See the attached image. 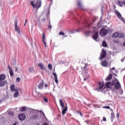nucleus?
Here are the masks:
<instances>
[{
    "mask_svg": "<svg viewBox=\"0 0 125 125\" xmlns=\"http://www.w3.org/2000/svg\"><path fill=\"white\" fill-rule=\"evenodd\" d=\"M105 86L107 87V88H110V89L112 88L113 86H114V88L117 89V90H119V89L122 88L121 83H120V81H119L117 78H116L115 80L106 83Z\"/></svg>",
    "mask_w": 125,
    "mask_h": 125,
    "instance_id": "nucleus-1",
    "label": "nucleus"
},
{
    "mask_svg": "<svg viewBox=\"0 0 125 125\" xmlns=\"http://www.w3.org/2000/svg\"><path fill=\"white\" fill-rule=\"evenodd\" d=\"M31 5L33 6V8H37L39 9L41 6H42V0H37L36 1V4L34 3V1H31Z\"/></svg>",
    "mask_w": 125,
    "mask_h": 125,
    "instance_id": "nucleus-2",
    "label": "nucleus"
},
{
    "mask_svg": "<svg viewBox=\"0 0 125 125\" xmlns=\"http://www.w3.org/2000/svg\"><path fill=\"white\" fill-rule=\"evenodd\" d=\"M83 74H84L83 81H86V78H89V74H88V69L86 68V66H84L82 68Z\"/></svg>",
    "mask_w": 125,
    "mask_h": 125,
    "instance_id": "nucleus-3",
    "label": "nucleus"
},
{
    "mask_svg": "<svg viewBox=\"0 0 125 125\" xmlns=\"http://www.w3.org/2000/svg\"><path fill=\"white\" fill-rule=\"evenodd\" d=\"M108 34V30H106L105 28H102L101 29L100 31V35L102 36V37H104V36H106Z\"/></svg>",
    "mask_w": 125,
    "mask_h": 125,
    "instance_id": "nucleus-4",
    "label": "nucleus"
},
{
    "mask_svg": "<svg viewBox=\"0 0 125 125\" xmlns=\"http://www.w3.org/2000/svg\"><path fill=\"white\" fill-rule=\"evenodd\" d=\"M106 50L104 49H103L102 52L101 53L100 60H102V59H104V58H105V57H106Z\"/></svg>",
    "mask_w": 125,
    "mask_h": 125,
    "instance_id": "nucleus-5",
    "label": "nucleus"
},
{
    "mask_svg": "<svg viewBox=\"0 0 125 125\" xmlns=\"http://www.w3.org/2000/svg\"><path fill=\"white\" fill-rule=\"evenodd\" d=\"M115 13L117 17H118L119 19H121V20H122V21H123L124 23H125V19H124V18L122 17V15L121 14V13H120L118 11H116Z\"/></svg>",
    "mask_w": 125,
    "mask_h": 125,
    "instance_id": "nucleus-6",
    "label": "nucleus"
},
{
    "mask_svg": "<svg viewBox=\"0 0 125 125\" xmlns=\"http://www.w3.org/2000/svg\"><path fill=\"white\" fill-rule=\"evenodd\" d=\"M92 38L94 41H95L96 42H97V40L98 39V32H94L93 34Z\"/></svg>",
    "mask_w": 125,
    "mask_h": 125,
    "instance_id": "nucleus-7",
    "label": "nucleus"
},
{
    "mask_svg": "<svg viewBox=\"0 0 125 125\" xmlns=\"http://www.w3.org/2000/svg\"><path fill=\"white\" fill-rule=\"evenodd\" d=\"M18 118L20 121H24L26 119V116L24 114H21L18 116Z\"/></svg>",
    "mask_w": 125,
    "mask_h": 125,
    "instance_id": "nucleus-8",
    "label": "nucleus"
},
{
    "mask_svg": "<svg viewBox=\"0 0 125 125\" xmlns=\"http://www.w3.org/2000/svg\"><path fill=\"white\" fill-rule=\"evenodd\" d=\"M18 23H17V21H16L15 25V30L17 32V33H18V34H20V28L18 26Z\"/></svg>",
    "mask_w": 125,
    "mask_h": 125,
    "instance_id": "nucleus-9",
    "label": "nucleus"
},
{
    "mask_svg": "<svg viewBox=\"0 0 125 125\" xmlns=\"http://www.w3.org/2000/svg\"><path fill=\"white\" fill-rule=\"evenodd\" d=\"M43 80H42V82L38 85V88L39 89H42L43 88Z\"/></svg>",
    "mask_w": 125,
    "mask_h": 125,
    "instance_id": "nucleus-10",
    "label": "nucleus"
},
{
    "mask_svg": "<svg viewBox=\"0 0 125 125\" xmlns=\"http://www.w3.org/2000/svg\"><path fill=\"white\" fill-rule=\"evenodd\" d=\"M7 83V81L0 80V87H3L5 84Z\"/></svg>",
    "mask_w": 125,
    "mask_h": 125,
    "instance_id": "nucleus-11",
    "label": "nucleus"
},
{
    "mask_svg": "<svg viewBox=\"0 0 125 125\" xmlns=\"http://www.w3.org/2000/svg\"><path fill=\"white\" fill-rule=\"evenodd\" d=\"M101 64L102 66H103V67H107L108 63V62L106 61H104L102 62Z\"/></svg>",
    "mask_w": 125,
    "mask_h": 125,
    "instance_id": "nucleus-12",
    "label": "nucleus"
},
{
    "mask_svg": "<svg viewBox=\"0 0 125 125\" xmlns=\"http://www.w3.org/2000/svg\"><path fill=\"white\" fill-rule=\"evenodd\" d=\"M98 85H99L98 89H102V88H103V87H104V83L102 82H99L98 83Z\"/></svg>",
    "mask_w": 125,
    "mask_h": 125,
    "instance_id": "nucleus-13",
    "label": "nucleus"
},
{
    "mask_svg": "<svg viewBox=\"0 0 125 125\" xmlns=\"http://www.w3.org/2000/svg\"><path fill=\"white\" fill-rule=\"evenodd\" d=\"M53 75L55 78V82L56 83H58V79L57 78V74L56 73H53Z\"/></svg>",
    "mask_w": 125,
    "mask_h": 125,
    "instance_id": "nucleus-14",
    "label": "nucleus"
},
{
    "mask_svg": "<svg viewBox=\"0 0 125 125\" xmlns=\"http://www.w3.org/2000/svg\"><path fill=\"white\" fill-rule=\"evenodd\" d=\"M5 78H6L5 75L3 74L0 75V81H4V80H5Z\"/></svg>",
    "mask_w": 125,
    "mask_h": 125,
    "instance_id": "nucleus-15",
    "label": "nucleus"
},
{
    "mask_svg": "<svg viewBox=\"0 0 125 125\" xmlns=\"http://www.w3.org/2000/svg\"><path fill=\"white\" fill-rule=\"evenodd\" d=\"M62 114L63 115H65L66 114V112H67V110L68 109V107L65 106V107L64 108H62Z\"/></svg>",
    "mask_w": 125,
    "mask_h": 125,
    "instance_id": "nucleus-16",
    "label": "nucleus"
},
{
    "mask_svg": "<svg viewBox=\"0 0 125 125\" xmlns=\"http://www.w3.org/2000/svg\"><path fill=\"white\" fill-rule=\"evenodd\" d=\"M114 118H115V113H114V111H112L111 113L110 117L111 121H112V122L114 121Z\"/></svg>",
    "mask_w": 125,
    "mask_h": 125,
    "instance_id": "nucleus-17",
    "label": "nucleus"
},
{
    "mask_svg": "<svg viewBox=\"0 0 125 125\" xmlns=\"http://www.w3.org/2000/svg\"><path fill=\"white\" fill-rule=\"evenodd\" d=\"M113 77V75L111 74H109L108 77L105 79V81H111L112 80V77Z\"/></svg>",
    "mask_w": 125,
    "mask_h": 125,
    "instance_id": "nucleus-18",
    "label": "nucleus"
},
{
    "mask_svg": "<svg viewBox=\"0 0 125 125\" xmlns=\"http://www.w3.org/2000/svg\"><path fill=\"white\" fill-rule=\"evenodd\" d=\"M44 65H43V63L40 62L38 64V66L40 67L41 70H43V67Z\"/></svg>",
    "mask_w": 125,
    "mask_h": 125,
    "instance_id": "nucleus-19",
    "label": "nucleus"
},
{
    "mask_svg": "<svg viewBox=\"0 0 125 125\" xmlns=\"http://www.w3.org/2000/svg\"><path fill=\"white\" fill-rule=\"evenodd\" d=\"M15 91L16 93L14 94V97H15V98H17L19 95V92H18V90H16Z\"/></svg>",
    "mask_w": 125,
    "mask_h": 125,
    "instance_id": "nucleus-20",
    "label": "nucleus"
},
{
    "mask_svg": "<svg viewBox=\"0 0 125 125\" xmlns=\"http://www.w3.org/2000/svg\"><path fill=\"white\" fill-rule=\"evenodd\" d=\"M59 102H60V106L62 107V109H63L64 103H63V101H62V100H60Z\"/></svg>",
    "mask_w": 125,
    "mask_h": 125,
    "instance_id": "nucleus-21",
    "label": "nucleus"
},
{
    "mask_svg": "<svg viewBox=\"0 0 125 125\" xmlns=\"http://www.w3.org/2000/svg\"><path fill=\"white\" fill-rule=\"evenodd\" d=\"M77 4H78V6L80 7V8H81V9H83V5H82V3L81 2V1H78L77 2Z\"/></svg>",
    "mask_w": 125,
    "mask_h": 125,
    "instance_id": "nucleus-22",
    "label": "nucleus"
},
{
    "mask_svg": "<svg viewBox=\"0 0 125 125\" xmlns=\"http://www.w3.org/2000/svg\"><path fill=\"white\" fill-rule=\"evenodd\" d=\"M11 88V91H12V92H13L14 91H15V85H12L10 87Z\"/></svg>",
    "mask_w": 125,
    "mask_h": 125,
    "instance_id": "nucleus-23",
    "label": "nucleus"
},
{
    "mask_svg": "<svg viewBox=\"0 0 125 125\" xmlns=\"http://www.w3.org/2000/svg\"><path fill=\"white\" fill-rule=\"evenodd\" d=\"M124 37H125V34H124L123 33H119L118 38H119L120 39H121L122 38H124Z\"/></svg>",
    "mask_w": 125,
    "mask_h": 125,
    "instance_id": "nucleus-24",
    "label": "nucleus"
},
{
    "mask_svg": "<svg viewBox=\"0 0 125 125\" xmlns=\"http://www.w3.org/2000/svg\"><path fill=\"white\" fill-rule=\"evenodd\" d=\"M113 38L116 39V38H119V33L116 32L113 35Z\"/></svg>",
    "mask_w": 125,
    "mask_h": 125,
    "instance_id": "nucleus-25",
    "label": "nucleus"
},
{
    "mask_svg": "<svg viewBox=\"0 0 125 125\" xmlns=\"http://www.w3.org/2000/svg\"><path fill=\"white\" fill-rule=\"evenodd\" d=\"M118 5L119 6H120V7H123V1L122 2L121 0H118Z\"/></svg>",
    "mask_w": 125,
    "mask_h": 125,
    "instance_id": "nucleus-26",
    "label": "nucleus"
},
{
    "mask_svg": "<svg viewBox=\"0 0 125 125\" xmlns=\"http://www.w3.org/2000/svg\"><path fill=\"white\" fill-rule=\"evenodd\" d=\"M21 109V112H25L26 111V107L25 106H22L20 108Z\"/></svg>",
    "mask_w": 125,
    "mask_h": 125,
    "instance_id": "nucleus-27",
    "label": "nucleus"
},
{
    "mask_svg": "<svg viewBox=\"0 0 125 125\" xmlns=\"http://www.w3.org/2000/svg\"><path fill=\"white\" fill-rule=\"evenodd\" d=\"M30 73H34V67H30L28 70Z\"/></svg>",
    "mask_w": 125,
    "mask_h": 125,
    "instance_id": "nucleus-28",
    "label": "nucleus"
},
{
    "mask_svg": "<svg viewBox=\"0 0 125 125\" xmlns=\"http://www.w3.org/2000/svg\"><path fill=\"white\" fill-rule=\"evenodd\" d=\"M103 46L104 47H107V43H106V42L103 41L102 43Z\"/></svg>",
    "mask_w": 125,
    "mask_h": 125,
    "instance_id": "nucleus-29",
    "label": "nucleus"
},
{
    "mask_svg": "<svg viewBox=\"0 0 125 125\" xmlns=\"http://www.w3.org/2000/svg\"><path fill=\"white\" fill-rule=\"evenodd\" d=\"M43 99L45 103H47V102H48V99H47V98L44 97Z\"/></svg>",
    "mask_w": 125,
    "mask_h": 125,
    "instance_id": "nucleus-30",
    "label": "nucleus"
},
{
    "mask_svg": "<svg viewBox=\"0 0 125 125\" xmlns=\"http://www.w3.org/2000/svg\"><path fill=\"white\" fill-rule=\"evenodd\" d=\"M76 32H79V30H71L69 31V33H70L71 34H75V33H76Z\"/></svg>",
    "mask_w": 125,
    "mask_h": 125,
    "instance_id": "nucleus-31",
    "label": "nucleus"
},
{
    "mask_svg": "<svg viewBox=\"0 0 125 125\" xmlns=\"http://www.w3.org/2000/svg\"><path fill=\"white\" fill-rule=\"evenodd\" d=\"M91 34V32L87 31L85 32V34L86 36H89V35Z\"/></svg>",
    "mask_w": 125,
    "mask_h": 125,
    "instance_id": "nucleus-32",
    "label": "nucleus"
},
{
    "mask_svg": "<svg viewBox=\"0 0 125 125\" xmlns=\"http://www.w3.org/2000/svg\"><path fill=\"white\" fill-rule=\"evenodd\" d=\"M48 69H49L50 70H52V64L51 63L49 64L48 65Z\"/></svg>",
    "mask_w": 125,
    "mask_h": 125,
    "instance_id": "nucleus-33",
    "label": "nucleus"
},
{
    "mask_svg": "<svg viewBox=\"0 0 125 125\" xmlns=\"http://www.w3.org/2000/svg\"><path fill=\"white\" fill-rule=\"evenodd\" d=\"M38 118H39V115H33L32 119H34V120H35L36 119H38Z\"/></svg>",
    "mask_w": 125,
    "mask_h": 125,
    "instance_id": "nucleus-34",
    "label": "nucleus"
},
{
    "mask_svg": "<svg viewBox=\"0 0 125 125\" xmlns=\"http://www.w3.org/2000/svg\"><path fill=\"white\" fill-rule=\"evenodd\" d=\"M42 35V41L44 42V40H45V35L44 34V33H43Z\"/></svg>",
    "mask_w": 125,
    "mask_h": 125,
    "instance_id": "nucleus-35",
    "label": "nucleus"
},
{
    "mask_svg": "<svg viewBox=\"0 0 125 125\" xmlns=\"http://www.w3.org/2000/svg\"><path fill=\"white\" fill-rule=\"evenodd\" d=\"M9 74L11 77H12V76H13V70H10L9 71Z\"/></svg>",
    "mask_w": 125,
    "mask_h": 125,
    "instance_id": "nucleus-36",
    "label": "nucleus"
},
{
    "mask_svg": "<svg viewBox=\"0 0 125 125\" xmlns=\"http://www.w3.org/2000/svg\"><path fill=\"white\" fill-rule=\"evenodd\" d=\"M76 113H77V114H80V116L81 117H83V114H82V112H81V111H76Z\"/></svg>",
    "mask_w": 125,
    "mask_h": 125,
    "instance_id": "nucleus-37",
    "label": "nucleus"
},
{
    "mask_svg": "<svg viewBox=\"0 0 125 125\" xmlns=\"http://www.w3.org/2000/svg\"><path fill=\"white\" fill-rule=\"evenodd\" d=\"M59 35L60 36H64V35H65V33H64V32H60L59 33Z\"/></svg>",
    "mask_w": 125,
    "mask_h": 125,
    "instance_id": "nucleus-38",
    "label": "nucleus"
},
{
    "mask_svg": "<svg viewBox=\"0 0 125 125\" xmlns=\"http://www.w3.org/2000/svg\"><path fill=\"white\" fill-rule=\"evenodd\" d=\"M104 109H110V106H103Z\"/></svg>",
    "mask_w": 125,
    "mask_h": 125,
    "instance_id": "nucleus-39",
    "label": "nucleus"
},
{
    "mask_svg": "<svg viewBox=\"0 0 125 125\" xmlns=\"http://www.w3.org/2000/svg\"><path fill=\"white\" fill-rule=\"evenodd\" d=\"M20 78H17L16 81L18 83H19L20 82Z\"/></svg>",
    "mask_w": 125,
    "mask_h": 125,
    "instance_id": "nucleus-40",
    "label": "nucleus"
},
{
    "mask_svg": "<svg viewBox=\"0 0 125 125\" xmlns=\"http://www.w3.org/2000/svg\"><path fill=\"white\" fill-rule=\"evenodd\" d=\"M49 25L48 27L49 29H51L52 27H51V24H50V22H49Z\"/></svg>",
    "mask_w": 125,
    "mask_h": 125,
    "instance_id": "nucleus-41",
    "label": "nucleus"
},
{
    "mask_svg": "<svg viewBox=\"0 0 125 125\" xmlns=\"http://www.w3.org/2000/svg\"><path fill=\"white\" fill-rule=\"evenodd\" d=\"M8 67L9 70H10V71H11L12 70V68H11V67H10V65H8Z\"/></svg>",
    "mask_w": 125,
    "mask_h": 125,
    "instance_id": "nucleus-42",
    "label": "nucleus"
},
{
    "mask_svg": "<svg viewBox=\"0 0 125 125\" xmlns=\"http://www.w3.org/2000/svg\"><path fill=\"white\" fill-rule=\"evenodd\" d=\"M43 42V43H44V45H45V47H47L46 42H45V41H44V42Z\"/></svg>",
    "mask_w": 125,
    "mask_h": 125,
    "instance_id": "nucleus-43",
    "label": "nucleus"
},
{
    "mask_svg": "<svg viewBox=\"0 0 125 125\" xmlns=\"http://www.w3.org/2000/svg\"><path fill=\"white\" fill-rule=\"evenodd\" d=\"M113 70H115V67H112V68L110 69V71H113Z\"/></svg>",
    "mask_w": 125,
    "mask_h": 125,
    "instance_id": "nucleus-44",
    "label": "nucleus"
},
{
    "mask_svg": "<svg viewBox=\"0 0 125 125\" xmlns=\"http://www.w3.org/2000/svg\"><path fill=\"white\" fill-rule=\"evenodd\" d=\"M103 121H104V122H105V121H106V118L103 117Z\"/></svg>",
    "mask_w": 125,
    "mask_h": 125,
    "instance_id": "nucleus-45",
    "label": "nucleus"
},
{
    "mask_svg": "<svg viewBox=\"0 0 125 125\" xmlns=\"http://www.w3.org/2000/svg\"><path fill=\"white\" fill-rule=\"evenodd\" d=\"M125 61V59H121V62H124Z\"/></svg>",
    "mask_w": 125,
    "mask_h": 125,
    "instance_id": "nucleus-46",
    "label": "nucleus"
},
{
    "mask_svg": "<svg viewBox=\"0 0 125 125\" xmlns=\"http://www.w3.org/2000/svg\"><path fill=\"white\" fill-rule=\"evenodd\" d=\"M15 71L16 72H17V71H18V68L17 67L15 68Z\"/></svg>",
    "mask_w": 125,
    "mask_h": 125,
    "instance_id": "nucleus-47",
    "label": "nucleus"
},
{
    "mask_svg": "<svg viewBox=\"0 0 125 125\" xmlns=\"http://www.w3.org/2000/svg\"><path fill=\"white\" fill-rule=\"evenodd\" d=\"M117 118H120V114L117 113Z\"/></svg>",
    "mask_w": 125,
    "mask_h": 125,
    "instance_id": "nucleus-48",
    "label": "nucleus"
},
{
    "mask_svg": "<svg viewBox=\"0 0 125 125\" xmlns=\"http://www.w3.org/2000/svg\"><path fill=\"white\" fill-rule=\"evenodd\" d=\"M42 22H44L45 21V19H42Z\"/></svg>",
    "mask_w": 125,
    "mask_h": 125,
    "instance_id": "nucleus-49",
    "label": "nucleus"
},
{
    "mask_svg": "<svg viewBox=\"0 0 125 125\" xmlns=\"http://www.w3.org/2000/svg\"><path fill=\"white\" fill-rule=\"evenodd\" d=\"M27 22H28V20H27V19H26V20H25V23H27Z\"/></svg>",
    "mask_w": 125,
    "mask_h": 125,
    "instance_id": "nucleus-50",
    "label": "nucleus"
},
{
    "mask_svg": "<svg viewBox=\"0 0 125 125\" xmlns=\"http://www.w3.org/2000/svg\"><path fill=\"white\" fill-rule=\"evenodd\" d=\"M41 112H42V114H43V116L44 117H45V115L44 114V113L43 112H42V111H41Z\"/></svg>",
    "mask_w": 125,
    "mask_h": 125,
    "instance_id": "nucleus-51",
    "label": "nucleus"
},
{
    "mask_svg": "<svg viewBox=\"0 0 125 125\" xmlns=\"http://www.w3.org/2000/svg\"><path fill=\"white\" fill-rule=\"evenodd\" d=\"M123 45L125 47V41H124V42L123 43Z\"/></svg>",
    "mask_w": 125,
    "mask_h": 125,
    "instance_id": "nucleus-52",
    "label": "nucleus"
},
{
    "mask_svg": "<svg viewBox=\"0 0 125 125\" xmlns=\"http://www.w3.org/2000/svg\"><path fill=\"white\" fill-rule=\"evenodd\" d=\"M47 86H48V85L47 84H45V87H47Z\"/></svg>",
    "mask_w": 125,
    "mask_h": 125,
    "instance_id": "nucleus-53",
    "label": "nucleus"
},
{
    "mask_svg": "<svg viewBox=\"0 0 125 125\" xmlns=\"http://www.w3.org/2000/svg\"><path fill=\"white\" fill-rule=\"evenodd\" d=\"M110 109V111H111V112H113V109H112V108H109Z\"/></svg>",
    "mask_w": 125,
    "mask_h": 125,
    "instance_id": "nucleus-54",
    "label": "nucleus"
},
{
    "mask_svg": "<svg viewBox=\"0 0 125 125\" xmlns=\"http://www.w3.org/2000/svg\"><path fill=\"white\" fill-rule=\"evenodd\" d=\"M17 125V123H14L13 125Z\"/></svg>",
    "mask_w": 125,
    "mask_h": 125,
    "instance_id": "nucleus-55",
    "label": "nucleus"
},
{
    "mask_svg": "<svg viewBox=\"0 0 125 125\" xmlns=\"http://www.w3.org/2000/svg\"><path fill=\"white\" fill-rule=\"evenodd\" d=\"M90 24H89V26H88V28H89V27H90Z\"/></svg>",
    "mask_w": 125,
    "mask_h": 125,
    "instance_id": "nucleus-56",
    "label": "nucleus"
},
{
    "mask_svg": "<svg viewBox=\"0 0 125 125\" xmlns=\"http://www.w3.org/2000/svg\"><path fill=\"white\" fill-rule=\"evenodd\" d=\"M26 23H24V26H26Z\"/></svg>",
    "mask_w": 125,
    "mask_h": 125,
    "instance_id": "nucleus-57",
    "label": "nucleus"
},
{
    "mask_svg": "<svg viewBox=\"0 0 125 125\" xmlns=\"http://www.w3.org/2000/svg\"><path fill=\"white\" fill-rule=\"evenodd\" d=\"M98 108H100V106H98Z\"/></svg>",
    "mask_w": 125,
    "mask_h": 125,
    "instance_id": "nucleus-58",
    "label": "nucleus"
},
{
    "mask_svg": "<svg viewBox=\"0 0 125 125\" xmlns=\"http://www.w3.org/2000/svg\"><path fill=\"white\" fill-rule=\"evenodd\" d=\"M123 59H124V60L125 59V57L123 58Z\"/></svg>",
    "mask_w": 125,
    "mask_h": 125,
    "instance_id": "nucleus-59",
    "label": "nucleus"
},
{
    "mask_svg": "<svg viewBox=\"0 0 125 125\" xmlns=\"http://www.w3.org/2000/svg\"><path fill=\"white\" fill-rule=\"evenodd\" d=\"M123 59H124V60L125 59V57L123 58Z\"/></svg>",
    "mask_w": 125,
    "mask_h": 125,
    "instance_id": "nucleus-60",
    "label": "nucleus"
},
{
    "mask_svg": "<svg viewBox=\"0 0 125 125\" xmlns=\"http://www.w3.org/2000/svg\"><path fill=\"white\" fill-rule=\"evenodd\" d=\"M115 76L117 77V74H115Z\"/></svg>",
    "mask_w": 125,
    "mask_h": 125,
    "instance_id": "nucleus-61",
    "label": "nucleus"
},
{
    "mask_svg": "<svg viewBox=\"0 0 125 125\" xmlns=\"http://www.w3.org/2000/svg\"><path fill=\"white\" fill-rule=\"evenodd\" d=\"M58 117H59V114L58 115Z\"/></svg>",
    "mask_w": 125,
    "mask_h": 125,
    "instance_id": "nucleus-62",
    "label": "nucleus"
},
{
    "mask_svg": "<svg viewBox=\"0 0 125 125\" xmlns=\"http://www.w3.org/2000/svg\"><path fill=\"white\" fill-rule=\"evenodd\" d=\"M65 37H68V36H65Z\"/></svg>",
    "mask_w": 125,
    "mask_h": 125,
    "instance_id": "nucleus-63",
    "label": "nucleus"
}]
</instances>
